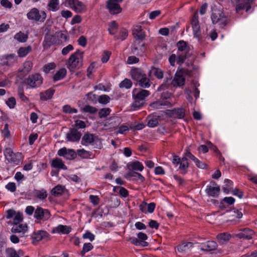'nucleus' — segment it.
<instances>
[{
    "instance_id": "0eeeda50",
    "label": "nucleus",
    "mask_w": 257,
    "mask_h": 257,
    "mask_svg": "<svg viewBox=\"0 0 257 257\" xmlns=\"http://www.w3.org/2000/svg\"><path fill=\"white\" fill-rule=\"evenodd\" d=\"M43 82L41 76L36 73L29 76L26 81V84L31 88H34L40 86Z\"/></svg>"
},
{
    "instance_id": "412c9836",
    "label": "nucleus",
    "mask_w": 257,
    "mask_h": 257,
    "mask_svg": "<svg viewBox=\"0 0 257 257\" xmlns=\"http://www.w3.org/2000/svg\"><path fill=\"white\" fill-rule=\"evenodd\" d=\"M217 243L214 241H208L200 244V247L201 250L205 251L213 250L216 248Z\"/></svg>"
},
{
    "instance_id": "58836bf2",
    "label": "nucleus",
    "mask_w": 257,
    "mask_h": 257,
    "mask_svg": "<svg viewBox=\"0 0 257 257\" xmlns=\"http://www.w3.org/2000/svg\"><path fill=\"white\" fill-rule=\"evenodd\" d=\"M66 70L65 68L60 69L59 71L57 72V73L54 76V80L58 81L62 79L66 75Z\"/></svg>"
},
{
    "instance_id": "680f3d73",
    "label": "nucleus",
    "mask_w": 257,
    "mask_h": 257,
    "mask_svg": "<svg viewBox=\"0 0 257 257\" xmlns=\"http://www.w3.org/2000/svg\"><path fill=\"white\" fill-rule=\"evenodd\" d=\"M89 199L91 202L94 205L98 204L99 202V199L97 196L90 195L89 196Z\"/></svg>"
},
{
    "instance_id": "a18cd8bd",
    "label": "nucleus",
    "mask_w": 257,
    "mask_h": 257,
    "mask_svg": "<svg viewBox=\"0 0 257 257\" xmlns=\"http://www.w3.org/2000/svg\"><path fill=\"white\" fill-rule=\"evenodd\" d=\"M77 154L83 158H87L90 155L89 152L83 149L77 150Z\"/></svg>"
},
{
    "instance_id": "72a5a7b5",
    "label": "nucleus",
    "mask_w": 257,
    "mask_h": 257,
    "mask_svg": "<svg viewBox=\"0 0 257 257\" xmlns=\"http://www.w3.org/2000/svg\"><path fill=\"white\" fill-rule=\"evenodd\" d=\"M31 50L32 48L30 46L26 47H21L18 51V55L20 57H24L29 53Z\"/></svg>"
},
{
    "instance_id": "2f4dec72",
    "label": "nucleus",
    "mask_w": 257,
    "mask_h": 257,
    "mask_svg": "<svg viewBox=\"0 0 257 257\" xmlns=\"http://www.w3.org/2000/svg\"><path fill=\"white\" fill-rule=\"evenodd\" d=\"M177 47L178 51L182 52L181 54L186 56L188 49L187 43L184 41H180L177 43Z\"/></svg>"
},
{
    "instance_id": "bb28decb",
    "label": "nucleus",
    "mask_w": 257,
    "mask_h": 257,
    "mask_svg": "<svg viewBox=\"0 0 257 257\" xmlns=\"http://www.w3.org/2000/svg\"><path fill=\"white\" fill-rule=\"evenodd\" d=\"M149 75L151 78L155 76L158 79H161L163 77V72L159 68L152 67L150 70Z\"/></svg>"
},
{
    "instance_id": "49530a36",
    "label": "nucleus",
    "mask_w": 257,
    "mask_h": 257,
    "mask_svg": "<svg viewBox=\"0 0 257 257\" xmlns=\"http://www.w3.org/2000/svg\"><path fill=\"white\" fill-rule=\"evenodd\" d=\"M5 155L8 159L11 160L12 161L14 162L13 160V156L14 154L12 150L10 148H7L4 152Z\"/></svg>"
},
{
    "instance_id": "774afa93",
    "label": "nucleus",
    "mask_w": 257,
    "mask_h": 257,
    "mask_svg": "<svg viewBox=\"0 0 257 257\" xmlns=\"http://www.w3.org/2000/svg\"><path fill=\"white\" fill-rule=\"evenodd\" d=\"M78 44L84 47L86 46V44H87V40H86V38L83 36H81V37H80V38L78 39Z\"/></svg>"
},
{
    "instance_id": "f3484780",
    "label": "nucleus",
    "mask_w": 257,
    "mask_h": 257,
    "mask_svg": "<svg viewBox=\"0 0 257 257\" xmlns=\"http://www.w3.org/2000/svg\"><path fill=\"white\" fill-rule=\"evenodd\" d=\"M156 205L154 203H151L147 204L146 202H143L140 205V209L143 213H147V212L152 213L155 210Z\"/></svg>"
},
{
    "instance_id": "7ed1b4c3",
    "label": "nucleus",
    "mask_w": 257,
    "mask_h": 257,
    "mask_svg": "<svg viewBox=\"0 0 257 257\" xmlns=\"http://www.w3.org/2000/svg\"><path fill=\"white\" fill-rule=\"evenodd\" d=\"M83 60V53L77 50L70 55L66 62V66L70 71H73L82 66Z\"/></svg>"
},
{
    "instance_id": "dca6fc26",
    "label": "nucleus",
    "mask_w": 257,
    "mask_h": 257,
    "mask_svg": "<svg viewBox=\"0 0 257 257\" xmlns=\"http://www.w3.org/2000/svg\"><path fill=\"white\" fill-rule=\"evenodd\" d=\"M81 136V134L80 132L75 128H72L67 134V139L68 141L77 142L80 140Z\"/></svg>"
},
{
    "instance_id": "1a4fd4ad",
    "label": "nucleus",
    "mask_w": 257,
    "mask_h": 257,
    "mask_svg": "<svg viewBox=\"0 0 257 257\" xmlns=\"http://www.w3.org/2000/svg\"><path fill=\"white\" fill-rule=\"evenodd\" d=\"M174 165H179V169L182 173H185L186 170L188 167V162L186 157H183L181 159L177 156H174L172 160Z\"/></svg>"
},
{
    "instance_id": "0e129e2a",
    "label": "nucleus",
    "mask_w": 257,
    "mask_h": 257,
    "mask_svg": "<svg viewBox=\"0 0 257 257\" xmlns=\"http://www.w3.org/2000/svg\"><path fill=\"white\" fill-rule=\"evenodd\" d=\"M129 126L125 125H122L118 127V133L120 134H124L129 130Z\"/></svg>"
},
{
    "instance_id": "aec40b11",
    "label": "nucleus",
    "mask_w": 257,
    "mask_h": 257,
    "mask_svg": "<svg viewBox=\"0 0 257 257\" xmlns=\"http://www.w3.org/2000/svg\"><path fill=\"white\" fill-rule=\"evenodd\" d=\"M71 228L70 226L60 224L53 229L52 233L59 234H68L71 231Z\"/></svg>"
},
{
    "instance_id": "20e7f679",
    "label": "nucleus",
    "mask_w": 257,
    "mask_h": 257,
    "mask_svg": "<svg viewBox=\"0 0 257 257\" xmlns=\"http://www.w3.org/2000/svg\"><path fill=\"white\" fill-rule=\"evenodd\" d=\"M27 17L29 20L34 22H44L46 19L47 14L45 11H40L37 8H34L27 14Z\"/></svg>"
},
{
    "instance_id": "b1692460",
    "label": "nucleus",
    "mask_w": 257,
    "mask_h": 257,
    "mask_svg": "<svg viewBox=\"0 0 257 257\" xmlns=\"http://www.w3.org/2000/svg\"><path fill=\"white\" fill-rule=\"evenodd\" d=\"M12 232L14 233H22L23 234L27 232L28 227L26 224H16L12 228Z\"/></svg>"
},
{
    "instance_id": "a19ab883",
    "label": "nucleus",
    "mask_w": 257,
    "mask_h": 257,
    "mask_svg": "<svg viewBox=\"0 0 257 257\" xmlns=\"http://www.w3.org/2000/svg\"><path fill=\"white\" fill-rule=\"evenodd\" d=\"M35 196L40 200H44L47 196V191L44 189L35 190Z\"/></svg>"
},
{
    "instance_id": "de8ad7c7",
    "label": "nucleus",
    "mask_w": 257,
    "mask_h": 257,
    "mask_svg": "<svg viewBox=\"0 0 257 257\" xmlns=\"http://www.w3.org/2000/svg\"><path fill=\"white\" fill-rule=\"evenodd\" d=\"M63 110L65 113H76L77 110L76 109L72 108L70 105H66L63 107Z\"/></svg>"
},
{
    "instance_id": "603ef678",
    "label": "nucleus",
    "mask_w": 257,
    "mask_h": 257,
    "mask_svg": "<svg viewBox=\"0 0 257 257\" xmlns=\"http://www.w3.org/2000/svg\"><path fill=\"white\" fill-rule=\"evenodd\" d=\"M55 67V64L54 63H50L44 66L43 71L46 73H48L50 70L53 69Z\"/></svg>"
},
{
    "instance_id": "864d4df0",
    "label": "nucleus",
    "mask_w": 257,
    "mask_h": 257,
    "mask_svg": "<svg viewBox=\"0 0 257 257\" xmlns=\"http://www.w3.org/2000/svg\"><path fill=\"white\" fill-rule=\"evenodd\" d=\"M108 31L110 34H114V30L117 27V24L114 21H112L109 24Z\"/></svg>"
},
{
    "instance_id": "f704fd0d",
    "label": "nucleus",
    "mask_w": 257,
    "mask_h": 257,
    "mask_svg": "<svg viewBox=\"0 0 257 257\" xmlns=\"http://www.w3.org/2000/svg\"><path fill=\"white\" fill-rule=\"evenodd\" d=\"M54 91L53 90L48 89L40 93V98L44 101L47 100L52 97Z\"/></svg>"
},
{
    "instance_id": "5701e85b",
    "label": "nucleus",
    "mask_w": 257,
    "mask_h": 257,
    "mask_svg": "<svg viewBox=\"0 0 257 257\" xmlns=\"http://www.w3.org/2000/svg\"><path fill=\"white\" fill-rule=\"evenodd\" d=\"M193 246V245L192 242H184L177 246V250L181 253H187L190 252Z\"/></svg>"
},
{
    "instance_id": "393cba45",
    "label": "nucleus",
    "mask_w": 257,
    "mask_h": 257,
    "mask_svg": "<svg viewBox=\"0 0 257 257\" xmlns=\"http://www.w3.org/2000/svg\"><path fill=\"white\" fill-rule=\"evenodd\" d=\"M67 192L64 186L58 185L51 190V194L55 197L61 196Z\"/></svg>"
},
{
    "instance_id": "ddd939ff",
    "label": "nucleus",
    "mask_w": 257,
    "mask_h": 257,
    "mask_svg": "<svg viewBox=\"0 0 257 257\" xmlns=\"http://www.w3.org/2000/svg\"><path fill=\"white\" fill-rule=\"evenodd\" d=\"M191 25L194 37L199 38L200 36V26L199 25L198 16L197 12L194 14L192 19Z\"/></svg>"
},
{
    "instance_id": "423d86ee",
    "label": "nucleus",
    "mask_w": 257,
    "mask_h": 257,
    "mask_svg": "<svg viewBox=\"0 0 257 257\" xmlns=\"http://www.w3.org/2000/svg\"><path fill=\"white\" fill-rule=\"evenodd\" d=\"M211 20L213 24L218 23L221 26L226 25L227 19L220 11L215 10L212 13Z\"/></svg>"
},
{
    "instance_id": "f03ea898",
    "label": "nucleus",
    "mask_w": 257,
    "mask_h": 257,
    "mask_svg": "<svg viewBox=\"0 0 257 257\" xmlns=\"http://www.w3.org/2000/svg\"><path fill=\"white\" fill-rule=\"evenodd\" d=\"M187 75L186 72L183 70H178L175 73L173 79H167L165 83L162 84L158 89V91H161L167 88L169 86L174 87H180L185 84V77Z\"/></svg>"
},
{
    "instance_id": "f8f14e48",
    "label": "nucleus",
    "mask_w": 257,
    "mask_h": 257,
    "mask_svg": "<svg viewBox=\"0 0 257 257\" xmlns=\"http://www.w3.org/2000/svg\"><path fill=\"white\" fill-rule=\"evenodd\" d=\"M220 187L215 182H210L205 189V192L208 196L212 197H217L219 193Z\"/></svg>"
},
{
    "instance_id": "8fccbe9b",
    "label": "nucleus",
    "mask_w": 257,
    "mask_h": 257,
    "mask_svg": "<svg viewBox=\"0 0 257 257\" xmlns=\"http://www.w3.org/2000/svg\"><path fill=\"white\" fill-rule=\"evenodd\" d=\"M110 98L106 95H102L99 96L98 98V101L100 103L105 104L109 102Z\"/></svg>"
},
{
    "instance_id": "4c0bfd02",
    "label": "nucleus",
    "mask_w": 257,
    "mask_h": 257,
    "mask_svg": "<svg viewBox=\"0 0 257 257\" xmlns=\"http://www.w3.org/2000/svg\"><path fill=\"white\" fill-rule=\"evenodd\" d=\"M172 114L175 117L182 118L185 115V110L183 108L174 109L172 111Z\"/></svg>"
},
{
    "instance_id": "9d476101",
    "label": "nucleus",
    "mask_w": 257,
    "mask_h": 257,
    "mask_svg": "<svg viewBox=\"0 0 257 257\" xmlns=\"http://www.w3.org/2000/svg\"><path fill=\"white\" fill-rule=\"evenodd\" d=\"M6 218L13 219V223L14 224L20 223L23 220V215L14 209H9L7 211Z\"/></svg>"
},
{
    "instance_id": "a211bd4d",
    "label": "nucleus",
    "mask_w": 257,
    "mask_h": 257,
    "mask_svg": "<svg viewBox=\"0 0 257 257\" xmlns=\"http://www.w3.org/2000/svg\"><path fill=\"white\" fill-rule=\"evenodd\" d=\"M186 56L182 54H179L177 58L175 54H172L169 58V61L170 65L172 66L175 65V62L177 61L179 64L183 63L185 59H186Z\"/></svg>"
},
{
    "instance_id": "ea45409f",
    "label": "nucleus",
    "mask_w": 257,
    "mask_h": 257,
    "mask_svg": "<svg viewBox=\"0 0 257 257\" xmlns=\"http://www.w3.org/2000/svg\"><path fill=\"white\" fill-rule=\"evenodd\" d=\"M148 125L151 127H154L158 123V120L156 116H149L147 118Z\"/></svg>"
},
{
    "instance_id": "bf43d9fd",
    "label": "nucleus",
    "mask_w": 257,
    "mask_h": 257,
    "mask_svg": "<svg viewBox=\"0 0 257 257\" xmlns=\"http://www.w3.org/2000/svg\"><path fill=\"white\" fill-rule=\"evenodd\" d=\"M144 104V102L136 99L135 102L133 103V107L134 108V110H136L140 108Z\"/></svg>"
},
{
    "instance_id": "cd10ccee",
    "label": "nucleus",
    "mask_w": 257,
    "mask_h": 257,
    "mask_svg": "<svg viewBox=\"0 0 257 257\" xmlns=\"http://www.w3.org/2000/svg\"><path fill=\"white\" fill-rule=\"evenodd\" d=\"M52 167L58 169H67V167L64 165L62 161L59 158H56L52 160L51 163Z\"/></svg>"
},
{
    "instance_id": "79ce46f5",
    "label": "nucleus",
    "mask_w": 257,
    "mask_h": 257,
    "mask_svg": "<svg viewBox=\"0 0 257 257\" xmlns=\"http://www.w3.org/2000/svg\"><path fill=\"white\" fill-rule=\"evenodd\" d=\"M132 83L130 79H125L119 84V87L126 89L130 88L132 87Z\"/></svg>"
},
{
    "instance_id": "473e14b6",
    "label": "nucleus",
    "mask_w": 257,
    "mask_h": 257,
    "mask_svg": "<svg viewBox=\"0 0 257 257\" xmlns=\"http://www.w3.org/2000/svg\"><path fill=\"white\" fill-rule=\"evenodd\" d=\"M129 166L132 170L140 172H142L144 169V166L142 163L138 161L130 163Z\"/></svg>"
},
{
    "instance_id": "c756f323",
    "label": "nucleus",
    "mask_w": 257,
    "mask_h": 257,
    "mask_svg": "<svg viewBox=\"0 0 257 257\" xmlns=\"http://www.w3.org/2000/svg\"><path fill=\"white\" fill-rule=\"evenodd\" d=\"M48 234L46 231H39L35 233L33 235V238L36 241H39L48 237Z\"/></svg>"
},
{
    "instance_id": "37998d69",
    "label": "nucleus",
    "mask_w": 257,
    "mask_h": 257,
    "mask_svg": "<svg viewBox=\"0 0 257 257\" xmlns=\"http://www.w3.org/2000/svg\"><path fill=\"white\" fill-rule=\"evenodd\" d=\"M230 216L238 219L242 217V213L238 210L233 209L230 211Z\"/></svg>"
},
{
    "instance_id": "6e6d98bb",
    "label": "nucleus",
    "mask_w": 257,
    "mask_h": 257,
    "mask_svg": "<svg viewBox=\"0 0 257 257\" xmlns=\"http://www.w3.org/2000/svg\"><path fill=\"white\" fill-rule=\"evenodd\" d=\"M83 238L89 239L90 241H92L94 240L95 235L90 232L87 231L83 234Z\"/></svg>"
},
{
    "instance_id": "9b49d317",
    "label": "nucleus",
    "mask_w": 257,
    "mask_h": 257,
    "mask_svg": "<svg viewBox=\"0 0 257 257\" xmlns=\"http://www.w3.org/2000/svg\"><path fill=\"white\" fill-rule=\"evenodd\" d=\"M34 217L37 220H47L50 218V213L48 210L38 207L35 210Z\"/></svg>"
},
{
    "instance_id": "6e6552de",
    "label": "nucleus",
    "mask_w": 257,
    "mask_h": 257,
    "mask_svg": "<svg viewBox=\"0 0 257 257\" xmlns=\"http://www.w3.org/2000/svg\"><path fill=\"white\" fill-rule=\"evenodd\" d=\"M123 0H109L107 4V8L112 14H117L121 12L119 4Z\"/></svg>"
},
{
    "instance_id": "052dcab7",
    "label": "nucleus",
    "mask_w": 257,
    "mask_h": 257,
    "mask_svg": "<svg viewBox=\"0 0 257 257\" xmlns=\"http://www.w3.org/2000/svg\"><path fill=\"white\" fill-rule=\"evenodd\" d=\"M6 188L8 190L12 192L15 191L16 189V184L14 182L9 183L8 184L6 185Z\"/></svg>"
},
{
    "instance_id": "09e8293b",
    "label": "nucleus",
    "mask_w": 257,
    "mask_h": 257,
    "mask_svg": "<svg viewBox=\"0 0 257 257\" xmlns=\"http://www.w3.org/2000/svg\"><path fill=\"white\" fill-rule=\"evenodd\" d=\"M110 109L108 108H104L101 109L99 112V116L100 117H104L109 114Z\"/></svg>"
},
{
    "instance_id": "c85d7f7f",
    "label": "nucleus",
    "mask_w": 257,
    "mask_h": 257,
    "mask_svg": "<svg viewBox=\"0 0 257 257\" xmlns=\"http://www.w3.org/2000/svg\"><path fill=\"white\" fill-rule=\"evenodd\" d=\"M131 74L133 79L139 82L140 81L144 76L142 71L139 69L132 70Z\"/></svg>"
},
{
    "instance_id": "7c9ffc66",
    "label": "nucleus",
    "mask_w": 257,
    "mask_h": 257,
    "mask_svg": "<svg viewBox=\"0 0 257 257\" xmlns=\"http://www.w3.org/2000/svg\"><path fill=\"white\" fill-rule=\"evenodd\" d=\"M231 235L228 233H222L217 236V238L220 243H225L230 238Z\"/></svg>"
},
{
    "instance_id": "f257e3e1",
    "label": "nucleus",
    "mask_w": 257,
    "mask_h": 257,
    "mask_svg": "<svg viewBox=\"0 0 257 257\" xmlns=\"http://www.w3.org/2000/svg\"><path fill=\"white\" fill-rule=\"evenodd\" d=\"M133 34L136 40L132 46V52L136 55H142L145 51V48L144 44L141 40L145 38V33L141 26H136L133 30Z\"/></svg>"
},
{
    "instance_id": "3c124183",
    "label": "nucleus",
    "mask_w": 257,
    "mask_h": 257,
    "mask_svg": "<svg viewBox=\"0 0 257 257\" xmlns=\"http://www.w3.org/2000/svg\"><path fill=\"white\" fill-rule=\"evenodd\" d=\"M6 104L10 108H14L16 104L15 98L13 97L9 98L6 101Z\"/></svg>"
},
{
    "instance_id": "4be33fe9",
    "label": "nucleus",
    "mask_w": 257,
    "mask_h": 257,
    "mask_svg": "<svg viewBox=\"0 0 257 257\" xmlns=\"http://www.w3.org/2000/svg\"><path fill=\"white\" fill-rule=\"evenodd\" d=\"M254 232L253 230L248 228H245L239 233L235 234V236L240 238L249 239L251 238Z\"/></svg>"
},
{
    "instance_id": "c9c22d12",
    "label": "nucleus",
    "mask_w": 257,
    "mask_h": 257,
    "mask_svg": "<svg viewBox=\"0 0 257 257\" xmlns=\"http://www.w3.org/2000/svg\"><path fill=\"white\" fill-rule=\"evenodd\" d=\"M32 67V62L31 61H27L24 63L23 68L21 70V71L22 74H27L30 72Z\"/></svg>"
},
{
    "instance_id": "4468645a",
    "label": "nucleus",
    "mask_w": 257,
    "mask_h": 257,
    "mask_svg": "<svg viewBox=\"0 0 257 257\" xmlns=\"http://www.w3.org/2000/svg\"><path fill=\"white\" fill-rule=\"evenodd\" d=\"M58 155L60 156L64 157L68 160H72L75 158L76 153L74 150L71 149H67L66 148H63L58 151Z\"/></svg>"
},
{
    "instance_id": "4d7b16f0",
    "label": "nucleus",
    "mask_w": 257,
    "mask_h": 257,
    "mask_svg": "<svg viewBox=\"0 0 257 257\" xmlns=\"http://www.w3.org/2000/svg\"><path fill=\"white\" fill-rule=\"evenodd\" d=\"M74 48L72 45L69 44L66 47H64L62 50V54L63 55H67L70 51H72Z\"/></svg>"
},
{
    "instance_id": "13d9d810",
    "label": "nucleus",
    "mask_w": 257,
    "mask_h": 257,
    "mask_svg": "<svg viewBox=\"0 0 257 257\" xmlns=\"http://www.w3.org/2000/svg\"><path fill=\"white\" fill-rule=\"evenodd\" d=\"M61 15L62 17L68 19L71 18L72 16V13L69 10H63L61 11Z\"/></svg>"
},
{
    "instance_id": "2eb2a0df",
    "label": "nucleus",
    "mask_w": 257,
    "mask_h": 257,
    "mask_svg": "<svg viewBox=\"0 0 257 257\" xmlns=\"http://www.w3.org/2000/svg\"><path fill=\"white\" fill-rule=\"evenodd\" d=\"M149 91L146 90H138L137 89L134 90L133 91V95L135 99L140 100L143 102H144V100L150 95Z\"/></svg>"
},
{
    "instance_id": "a878e982",
    "label": "nucleus",
    "mask_w": 257,
    "mask_h": 257,
    "mask_svg": "<svg viewBox=\"0 0 257 257\" xmlns=\"http://www.w3.org/2000/svg\"><path fill=\"white\" fill-rule=\"evenodd\" d=\"M75 12L78 13H82L85 12L87 10L86 6L81 2L77 0L75 2V6L72 9Z\"/></svg>"
},
{
    "instance_id": "6ab92c4d",
    "label": "nucleus",
    "mask_w": 257,
    "mask_h": 257,
    "mask_svg": "<svg viewBox=\"0 0 257 257\" xmlns=\"http://www.w3.org/2000/svg\"><path fill=\"white\" fill-rule=\"evenodd\" d=\"M60 5L59 0H48L47 9L50 12H55L60 10Z\"/></svg>"
},
{
    "instance_id": "e2e57ef3",
    "label": "nucleus",
    "mask_w": 257,
    "mask_h": 257,
    "mask_svg": "<svg viewBox=\"0 0 257 257\" xmlns=\"http://www.w3.org/2000/svg\"><path fill=\"white\" fill-rule=\"evenodd\" d=\"M1 5L7 9H11L12 7V4L9 0H1Z\"/></svg>"
},
{
    "instance_id": "e433bc0d",
    "label": "nucleus",
    "mask_w": 257,
    "mask_h": 257,
    "mask_svg": "<svg viewBox=\"0 0 257 257\" xmlns=\"http://www.w3.org/2000/svg\"><path fill=\"white\" fill-rule=\"evenodd\" d=\"M28 38V35L22 32L17 33L14 36L15 39L21 43H24L26 42Z\"/></svg>"
},
{
    "instance_id": "69168bd1",
    "label": "nucleus",
    "mask_w": 257,
    "mask_h": 257,
    "mask_svg": "<svg viewBox=\"0 0 257 257\" xmlns=\"http://www.w3.org/2000/svg\"><path fill=\"white\" fill-rule=\"evenodd\" d=\"M2 135L5 138H9L10 136V132L8 129V124H6L2 131Z\"/></svg>"
},
{
    "instance_id": "39448f33",
    "label": "nucleus",
    "mask_w": 257,
    "mask_h": 257,
    "mask_svg": "<svg viewBox=\"0 0 257 257\" xmlns=\"http://www.w3.org/2000/svg\"><path fill=\"white\" fill-rule=\"evenodd\" d=\"M82 144L84 146L92 145L94 148H100V141L97 136L90 134H86L82 139Z\"/></svg>"
},
{
    "instance_id": "338daca9",
    "label": "nucleus",
    "mask_w": 257,
    "mask_h": 257,
    "mask_svg": "<svg viewBox=\"0 0 257 257\" xmlns=\"http://www.w3.org/2000/svg\"><path fill=\"white\" fill-rule=\"evenodd\" d=\"M81 17L79 15L75 16L71 21V24L73 25L81 22Z\"/></svg>"
},
{
    "instance_id": "c03bdc74",
    "label": "nucleus",
    "mask_w": 257,
    "mask_h": 257,
    "mask_svg": "<svg viewBox=\"0 0 257 257\" xmlns=\"http://www.w3.org/2000/svg\"><path fill=\"white\" fill-rule=\"evenodd\" d=\"M139 84L141 86L145 88H148L150 86L149 80L144 76L139 82Z\"/></svg>"
},
{
    "instance_id": "5fc2aeb1",
    "label": "nucleus",
    "mask_w": 257,
    "mask_h": 257,
    "mask_svg": "<svg viewBox=\"0 0 257 257\" xmlns=\"http://www.w3.org/2000/svg\"><path fill=\"white\" fill-rule=\"evenodd\" d=\"M93 245L90 243H85L84 244L82 248V253L85 254L93 248Z\"/></svg>"
}]
</instances>
